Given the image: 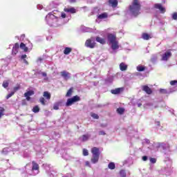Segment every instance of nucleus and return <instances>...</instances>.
<instances>
[{
  "mask_svg": "<svg viewBox=\"0 0 177 177\" xmlns=\"http://www.w3.org/2000/svg\"><path fill=\"white\" fill-rule=\"evenodd\" d=\"M95 30L96 29H93L92 28H88L86 26H81L80 28V30L82 31V32H95Z\"/></svg>",
  "mask_w": 177,
  "mask_h": 177,
  "instance_id": "16",
  "label": "nucleus"
},
{
  "mask_svg": "<svg viewBox=\"0 0 177 177\" xmlns=\"http://www.w3.org/2000/svg\"><path fill=\"white\" fill-rule=\"evenodd\" d=\"M109 5L114 9L118 6V0H109Z\"/></svg>",
  "mask_w": 177,
  "mask_h": 177,
  "instance_id": "18",
  "label": "nucleus"
},
{
  "mask_svg": "<svg viewBox=\"0 0 177 177\" xmlns=\"http://www.w3.org/2000/svg\"><path fill=\"white\" fill-rule=\"evenodd\" d=\"M26 59H27V55H21L20 61L21 62V63H24L25 64H26V66H28V62Z\"/></svg>",
  "mask_w": 177,
  "mask_h": 177,
  "instance_id": "23",
  "label": "nucleus"
},
{
  "mask_svg": "<svg viewBox=\"0 0 177 177\" xmlns=\"http://www.w3.org/2000/svg\"><path fill=\"white\" fill-rule=\"evenodd\" d=\"M90 138H91L90 134H85V135H83L82 137H80V139L82 142H86V140H88Z\"/></svg>",
  "mask_w": 177,
  "mask_h": 177,
  "instance_id": "28",
  "label": "nucleus"
},
{
  "mask_svg": "<svg viewBox=\"0 0 177 177\" xmlns=\"http://www.w3.org/2000/svg\"><path fill=\"white\" fill-rule=\"evenodd\" d=\"M35 92L32 90L28 91L24 93V96H32Z\"/></svg>",
  "mask_w": 177,
  "mask_h": 177,
  "instance_id": "38",
  "label": "nucleus"
},
{
  "mask_svg": "<svg viewBox=\"0 0 177 177\" xmlns=\"http://www.w3.org/2000/svg\"><path fill=\"white\" fill-rule=\"evenodd\" d=\"M136 68L137 71H145L146 70V67L143 65H138Z\"/></svg>",
  "mask_w": 177,
  "mask_h": 177,
  "instance_id": "37",
  "label": "nucleus"
},
{
  "mask_svg": "<svg viewBox=\"0 0 177 177\" xmlns=\"http://www.w3.org/2000/svg\"><path fill=\"white\" fill-rule=\"evenodd\" d=\"M142 39H145V41H149V39H151V37L148 33H142Z\"/></svg>",
  "mask_w": 177,
  "mask_h": 177,
  "instance_id": "29",
  "label": "nucleus"
},
{
  "mask_svg": "<svg viewBox=\"0 0 177 177\" xmlns=\"http://www.w3.org/2000/svg\"><path fill=\"white\" fill-rule=\"evenodd\" d=\"M153 7L155 9H158L160 13H165V8L162 6V3H155Z\"/></svg>",
  "mask_w": 177,
  "mask_h": 177,
  "instance_id": "14",
  "label": "nucleus"
},
{
  "mask_svg": "<svg viewBox=\"0 0 177 177\" xmlns=\"http://www.w3.org/2000/svg\"><path fill=\"white\" fill-rule=\"evenodd\" d=\"M22 177L37 176L39 174V165L35 160L28 163L24 169H20Z\"/></svg>",
  "mask_w": 177,
  "mask_h": 177,
  "instance_id": "2",
  "label": "nucleus"
},
{
  "mask_svg": "<svg viewBox=\"0 0 177 177\" xmlns=\"http://www.w3.org/2000/svg\"><path fill=\"white\" fill-rule=\"evenodd\" d=\"M31 156V151L26 149L24 151L23 157L24 158H28V157H30Z\"/></svg>",
  "mask_w": 177,
  "mask_h": 177,
  "instance_id": "27",
  "label": "nucleus"
},
{
  "mask_svg": "<svg viewBox=\"0 0 177 177\" xmlns=\"http://www.w3.org/2000/svg\"><path fill=\"white\" fill-rule=\"evenodd\" d=\"M107 17H109V15H107V13L106 12H103L102 14H100L98 16H97V19L99 20H103V19H107Z\"/></svg>",
  "mask_w": 177,
  "mask_h": 177,
  "instance_id": "25",
  "label": "nucleus"
},
{
  "mask_svg": "<svg viewBox=\"0 0 177 177\" xmlns=\"http://www.w3.org/2000/svg\"><path fill=\"white\" fill-rule=\"evenodd\" d=\"M172 57V53L170 50H167L162 55L161 60L162 62H168Z\"/></svg>",
  "mask_w": 177,
  "mask_h": 177,
  "instance_id": "12",
  "label": "nucleus"
},
{
  "mask_svg": "<svg viewBox=\"0 0 177 177\" xmlns=\"http://www.w3.org/2000/svg\"><path fill=\"white\" fill-rule=\"evenodd\" d=\"M120 177H127V172H125V170H120Z\"/></svg>",
  "mask_w": 177,
  "mask_h": 177,
  "instance_id": "41",
  "label": "nucleus"
},
{
  "mask_svg": "<svg viewBox=\"0 0 177 177\" xmlns=\"http://www.w3.org/2000/svg\"><path fill=\"white\" fill-rule=\"evenodd\" d=\"M61 77H62V78H64L65 81H68V80H70V78H71V73H70L67 71H63L61 72Z\"/></svg>",
  "mask_w": 177,
  "mask_h": 177,
  "instance_id": "13",
  "label": "nucleus"
},
{
  "mask_svg": "<svg viewBox=\"0 0 177 177\" xmlns=\"http://www.w3.org/2000/svg\"><path fill=\"white\" fill-rule=\"evenodd\" d=\"M43 167L46 169V172L49 177H55L56 176V171L52 170L50 168V165L48 164H43Z\"/></svg>",
  "mask_w": 177,
  "mask_h": 177,
  "instance_id": "9",
  "label": "nucleus"
},
{
  "mask_svg": "<svg viewBox=\"0 0 177 177\" xmlns=\"http://www.w3.org/2000/svg\"><path fill=\"white\" fill-rule=\"evenodd\" d=\"M43 96L47 99V100H50V93L48 91H44Z\"/></svg>",
  "mask_w": 177,
  "mask_h": 177,
  "instance_id": "35",
  "label": "nucleus"
},
{
  "mask_svg": "<svg viewBox=\"0 0 177 177\" xmlns=\"http://www.w3.org/2000/svg\"><path fill=\"white\" fill-rule=\"evenodd\" d=\"M19 90H20V85L14 87L12 92H14V93H16V92H17V91Z\"/></svg>",
  "mask_w": 177,
  "mask_h": 177,
  "instance_id": "46",
  "label": "nucleus"
},
{
  "mask_svg": "<svg viewBox=\"0 0 177 177\" xmlns=\"http://www.w3.org/2000/svg\"><path fill=\"white\" fill-rule=\"evenodd\" d=\"M81 100V97L78 95H75L71 98H68L65 104L66 107H70V106H73L74 103H77V102H80Z\"/></svg>",
  "mask_w": 177,
  "mask_h": 177,
  "instance_id": "7",
  "label": "nucleus"
},
{
  "mask_svg": "<svg viewBox=\"0 0 177 177\" xmlns=\"http://www.w3.org/2000/svg\"><path fill=\"white\" fill-rule=\"evenodd\" d=\"M107 41L109 45H111V49H112V50H109L110 53L115 55V53H117L116 50L120 49L118 41H117V36L113 33H109L107 35Z\"/></svg>",
  "mask_w": 177,
  "mask_h": 177,
  "instance_id": "3",
  "label": "nucleus"
},
{
  "mask_svg": "<svg viewBox=\"0 0 177 177\" xmlns=\"http://www.w3.org/2000/svg\"><path fill=\"white\" fill-rule=\"evenodd\" d=\"M120 68L121 71H125V70H127V68H128V66H127V64H125V63L122 62L120 64Z\"/></svg>",
  "mask_w": 177,
  "mask_h": 177,
  "instance_id": "31",
  "label": "nucleus"
},
{
  "mask_svg": "<svg viewBox=\"0 0 177 177\" xmlns=\"http://www.w3.org/2000/svg\"><path fill=\"white\" fill-rule=\"evenodd\" d=\"M3 111H5V109H3V107H0V118L3 115Z\"/></svg>",
  "mask_w": 177,
  "mask_h": 177,
  "instance_id": "50",
  "label": "nucleus"
},
{
  "mask_svg": "<svg viewBox=\"0 0 177 177\" xmlns=\"http://www.w3.org/2000/svg\"><path fill=\"white\" fill-rule=\"evenodd\" d=\"M170 84L172 86H175L172 88H169V90H167L165 88H160L159 89V92L163 95H169V93H172L175 91H176V86H177V80H172L170 82Z\"/></svg>",
  "mask_w": 177,
  "mask_h": 177,
  "instance_id": "5",
  "label": "nucleus"
},
{
  "mask_svg": "<svg viewBox=\"0 0 177 177\" xmlns=\"http://www.w3.org/2000/svg\"><path fill=\"white\" fill-rule=\"evenodd\" d=\"M73 50V48L70 47H66L65 49L64 50V55H70L71 53V51Z\"/></svg>",
  "mask_w": 177,
  "mask_h": 177,
  "instance_id": "30",
  "label": "nucleus"
},
{
  "mask_svg": "<svg viewBox=\"0 0 177 177\" xmlns=\"http://www.w3.org/2000/svg\"><path fill=\"white\" fill-rule=\"evenodd\" d=\"M95 41L97 42H99V44H102V45H104V44H106V39H104L100 37H97L95 38Z\"/></svg>",
  "mask_w": 177,
  "mask_h": 177,
  "instance_id": "26",
  "label": "nucleus"
},
{
  "mask_svg": "<svg viewBox=\"0 0 177 177\" xmlns=\"http://www.w3.org/2000/svg\"><path fill=\"white\" fill-rule=\"evenodd\" d=\"M71 3H75L77 2V0H68Z\"/></svg>",
  "mask_w": 177,
  "mask_h": 177,
  "instance_id": "61",
  "label": "nucleus"
},
{
  "mask_svg": "<svg viewBox=\"0 0 177 177\" xmlns=\"http://www.w3.org/2000/svg\"><path fill=\"white\" fill-rule=\"evenodd\" d=\"M52 39V37L48 36L46 37V41H50Z\"/></svg>",
  "mask_w": 177,
  "mask_h": 177,
  "instance_id": "63",
  "label": "nucleus"
},
{
  "mask_svg": "<svg viewBox=\"0 0 177 177\" xmlns=\"http://www.w3.org/2000/svg\"><path fill=\"white\" fill-rule=\"evenodd\" d=\"M19 52V43H16L12 50V55H17V53Z\"/></svg>",
  "mask_w": 177,
  "mask_h": 177,
  "instance_id": "22",
  "label": "nucleus"
},
{
  "mask_svg": "<svg viewBox=\"0 0 177 177\" xmlns=\"http://www.w3.org/2000/svg\"><path fill=\"white\" fill-rule=\"evenodd\" d=\"M33 113H39V106L37 105L35 106L32 109Z\"/></svg>",
  "mask_w": 177,
  "mask_h": 177,
  "instance_id": "42",
  "label": "nucleus"
},
{
  "mask_svg": "<svg viewBox=\"0 0 177 177\" xmlns=\"http://www.w3.org/2000/svg\"><path fill=\"white\" fill-rule=\"evenodd\" d=\"M156 124L158 126V127H160V122H156Z\"/></svg>",
  "mask_w": 177,
  "mask_h": 177,
  "instance_id": "64",
  "label": "nucleus"
},
{
  "mask_svg": "<svg viewBox=\"0 0 177 177\" xmlns=\"http://www.w3.org/2000/svg\"><path fill=\"white\" fill-rule=\"evenodd\" d=\"M86 48H88L89 49H93L96 46V42H95V38L91 37V39H88L85 42Z\"/></svg>",
  "mask_w": 177,
  "mask_h": 177,
  "instance_id": "10",
  "label": "nucleus"
},
{
  "mask_svg": "<svg viewBox=\"0 0 177 177\" xmlns=\"http://www.w3.org/2000/svg\"><path fill=\"white\" fill-rule=\"evenodd\" d=\"M149 157L147 156H142V161H147Z\"/></svg>",
  "mask_w": 177,
  "mask_h": 177,
  "instance_id": "58",
  "label": "nucleus"
},
{
  "mask_svg": "<svg viewBox=\"0 0 177 177\" xmlns=\"http://www.w3.org/2000/svg\"><path fill=\"white\" fill-rule=\"evenodd\" d=\"M74 88L73 87L70 88L66 94V97H70L73 95V90Z\"/></svg>",
  "mask_w": 177,
  "mask_h": 177,
  "instance_id": "33",
  "label": "nucleus"
},
{
  "mask_svg": "<svg viewBox=\"0 0 177 177\" xmlns=\"http://www.w3.org/2000/svg\"><path fill=\"white\" fill-rule=\"evenodd\" d=\"M151 63H156L157 62V55H153L151 57Z\"/></svg>",
  "mask_w": 177,
  "mask_h": 177,
  "instance_id": "40",
  "label": "nucleus"
},
{
  "mask_svg": "<svg viewBox=\"0 0 177 177\" xmlns=\"http://www.w3.org/2000/svg\"><path fill=\"white\" fill-rule=\"evenodd\" d=\"M39 102L40 103H41V104H43V106H45V98H44L43 97H40Z\"/></svg>",
  "mask_w": 177,
  "mask_h": 177,
  "instance_id": "52",
  "label": "nucleus"
},
{
  "mask_svg": "<svg viewBox=\"0 0 177 177\" xmlns=\"http://www.w3.org/2000/svg\"><path fill=\"white\" fill-rule=\"evenodd\" d=\"M98 135L104 136V135H106V132H104V131H99Z\"/></svg>",
  "mask_w": 177,
  "mask_h": 177,
  "instance_id": "56",
  "label": "nucleus"
},
{
  "mask_svg": "<svg viewBox=\"0 0 177 177\" xmlns=\"http://www.w3.org/2000/svg\"><path fill=\"white\" fill-rule=\"evenodd\" d=\"M15 95V92L12 91L11 93H8L6 96V99H10V97H12Z\"/></svg>",
  "mask_w": 177,
  "mask_h": 177,
  "instance_id": "53",
  "label": "nucleus"
},
{
  "mask_svg": "<svg viewBox=\"0 0 177 177\" xmlns=\"http://www.w3.org/2000/svg\"><path fill=\"white\" fill-rule=\"evenodd\" d=\"M171 19L173 20H176L177 19V12H174L171 15Z\"/></svg>",
  "mask_w": 177,
  "mask_h": 177,
  "instance_id": "51",
  "label": "nucleus"
},
{
  "mask_svg": "<svg viewBox=\"0 0 177 177\" xmlns=\"http://www.w3.org/2000/svg\"><path fill=\"white\" fill-rule=\"evenodd\" d=\"M91 117L94 118V120H99V115L96 113H91Z\"/></svg>",
  "mask_w": 177,
  "mask_h": 177,
  "instance_id": "48",
  "label": "nucleus"
},
{
  "mask_svg": "<svg viewBox=\"0 0 177 177\" xmlns=\"http://www.w3.org/2000/svg\"><path fill=\"white\" fill-rule=\"evenodd\" d=\"M54 8H56V5L53 2L47 7L46 10H52Z\"/></svg>",
  "mask_w": 177,
  "mask_h": 177,
  "instance_id": "36",
  "label": "nucleus"
},
{
  "mask_svg": "<svg viewBox=\"0 0 177 177\" xmlns=\"http://www.w3.org/2000/svg\"><path fill=\"white\" fill-rule=\"evenodd\" d=\"M9 151H19V149H10L9 148H4V149H3L2 153L5 156H6V154H8L9 153Z\"/></svg>",
  "mask_w": 177,
  "mask_h": 177,
  "instance_id": "24",
  "label": "nucleus"
},
{
  "mask_svg": "<svg viewBox=\"0 0 177 177\" xmlns=\"http://www.w3.org/2000/svg\"><path fill=\"white\" fill-rule=\"evenodd\" d=\"M124 111H125V109L124 108H118L117 109V113H118V114H124Z\"/></svg>",
  "mask_w": 177,
  "mask_h": 177,
  "instance_id": "43",
  "label": "nucleus"
},
{
  "mask_svg": "<svg viewBox=\"0 0 177 177\" xmlns=\"http://www.w3.org/2000/svg\"><path fill=\"white\" fill-rule=\"evenodd\" d=\"M113 81H114V76H109L106 79H105V84L106 85H110V84H113Z\"/></svg>",
  "mask_w": 177,
  "mask_h": 177,
  "instance_id": "21",
  "label": "nucleus"
},
{
  "mask_svg": "<svg viewBox=\"0 0 177 177\" xmlns=\"http://www.w3.org/2000/svg\"><path fill=\"white\" fill-rule=\"evenodd\" d=\"M142 91H144V92H146L147 95H151V93H153V91L147 85L142 86Z\"/></svg>",
  "mask_w": 177,
  "mask_h": 177,
  "instance_id": "20",
  "label": "nucleus"
},
{
  "mask_svg": "<svg viewBox=\"0 0 177 177\" xmlns=\"http://www.w3.org/2000/svg\"><path fill=\"white\" fill-rule=\"evenodd\" d=\"M140 13V3H139V1L133 0L131 5L129 6V14L130 16L133 17H137L139 16Z\"/></svg>",
  "mask_w": 177,
  "mask_h": 177,
  "instance_id": "4",
  "label": "nucleus"
},
{
  "mask_svg": "<svg viewBox=\"0 0 177 177\" xmlns=\"http://www.w3.org/2000/svg\"><path fill=\"white\" fill-rule=\"evenodd\" d=\"M153 147L155 149H162V150L168 151L169 149H168V145L165 144V142H156L153 145Z\"/></svg>",
  "mask_w": 177,
  "mask_h": 177,
  "instance_id": "11",
  "label": "nucleus"
},
{
  "mask_svg": "<svg viewBox=\"0 0 177 177\" xmlns=\"http://www.w3.org/2000/svg\"><path fill=\"white\" fill-rule=\"evenodd\" d=\"M31 145L32 144L29 140H25L21 143V146H23V147H27V146H31Z\"/></svg>",
  "mask_w": 177,
  "mask_h": 177,
  "instance_id": "32",
  "label": "nucleus"
},
{
  "mask_svg": "<svg viewBox=\"0 0 177 177\" xmlns=\"http://www.w3.org/2000/svg\"><path fill=\"white\" fill-rule=\"evenodd\" d=\"M108 167L109 169H115V164L113 162H109L108 165Z\"/></svg>",
  "mask_w": 177,
  "mask_h": 177,
  "instance_id": "39",
  "label": "nucleus"
},
{
  "mask_svg": "<svg viewBox=\"0 0 177 177\" xmlns=\"http://www.w3.org/2000/svg\"><path fill=\"white\" fill-rule=\"evenodd\" d=\"M60 103L59 102H56L55 104H54L53 105V109L54 110H59V106Z\"/></svg>",
  "mask_w": 177,
  "mask_h": 177,
  "instance_id": "45",
  "label": "nucleus"
},
{
  "mask_svg": "<svg viewBox=\"0 0 177 177\" xmlns=\"http://www.w3.org/2000/svg\"><path fill=\"white\" fill-rule=\"evenodd\" d=\"M128 137L131 139H139V136H138V131L135 130H132L131 133H128Z\"/></svg>",
  "mask_w": 177,
  "mask_h": 177,
  "instance_id": "15",
  "label": "nucleus"
},
{
  "mask_svg": "<svg viewBox=\"0 0 177 177\" xmlns=\"http://www.w3.org/2000/svg\"><path fill=\"white\" fill-rule=\"evenodd\" d=\"M64 11L66 13H71L72 15H74V13H77V9H75L74 7L65 8L64 9Z\"/></svg>",
  "mask_w": 177,
  "mask_h": 177,
  "instance_id": "17",
  "label": "nucleus"
},
{
  "mask_svg": "<svg viewBox=\"0 0 177 177\" xmlns=\"http://www.w3.org/2000/svg\"><path fill=\"white\" fill-rule=\"evenodd\" d=\"M93 158H91V162L93 164H96L97 161H99V156H100V153L99 151V148L93 147L91 150Z\"/></svg>",
  "mask_w": 177,
  "mask_h": 177,
  "instance_id": "6",
  "label": "nucleus"
},
{
  "mask_svg": "<svg viewBox=\"0 0 177 177\" xmlns=\"http://www.w3.org/2000/svg\"><path fill=\"white\" fill-rule=\"evenodd\" d=\"M37 9H39V10H41L42 9V8H44V7L42 6V5L39 4L37 6Z\"/></svg>",
  "mask_w": 177,
  "mask_h": 177,
  "instance_id": "59",
  "label": "nucleus"
},
{
  "mask_svg": "<svg viewBox=\"0 0 177 177\" xmlns=\"http://www.w3.org/2000/svg\"><path fill=\"white\" fill-rule=\"evenodd\" d=\"M122 91H124L123 88H117L115 89H112L111 91V93H112V95H120V93H122Z\"/></svg>",
  "mask_w": 177,
  "mask_h": 177,
  "instance_id": "19",
  "label": "nucleus"
},
{
  "mask_svg": "<svg viewBox=\"0 0 177 177\" xmlns=\"http://www.w3.org/2000/svg\"><path fill=\"white\" fill-rule=\"evenodd\" d=\"M33 149L37 151V153H38V151H41V146L39 145H34Z\"/></svg>",
  "mask_w": 177,
  "mask_h": 177,
  "instance_id": "44",
  "label": "nucleus"
},
{
  "mask_svg": "<svg viewBox=\"0 0 177 177\" xmlns=\"http://www.w3.org/2000/svg\"><path fill=\"white\" fill-rule=\"evenodd\" d=\"M83 156H89V152L88 151V149H83Z\"/></svg>",
  "mask_w": 177,
  "mask_h": 177,
  "instance_id": "49",
  "label": "nucleus"
},
{
  "mask_svg": "<svg viewBox=\"0 0 177 177\" xmlns=\"http://www.w3.org/2000/svg\"><path fill=\"white\" fill-rule=\"evenodd\" d=\"M25 97L26 98V100L28 102H30L31 101V97H30L29 95L25 96Z\"/></svg>",
  "mask_w": 177,
  "mask_h": 177,
  "instance_id": "60",
  "label": "nucleus"
},
{
  "mask_svg": "<svg viewBox=\"0 0 177 177\" xmlns=\"http://www.w3.org/2000/svg\"><path fill=\"white\" fill-rule=\"evenodd\" d=\"M142 143H147V145H150V140L145 138L143 140Z\"/></svg>",
  "mask_w": 177,
  "mask_h": 177,
  "instance_id": "55",
  "label": "nucleus"
},
{
  "mask_svg": "<svg viewBox=\"0 0 177 177\" xmlns=\"http://www.w3.org/2000/svg\"><path fill=\"white\" fill-rule=\"evenodd\" d=\"M21 104H22V106H27V100H23L21 101Z\"/></svg>",
  "mask_w": 177,
  "mask_h": 177,
  "instance_id": "57",
  "label": "nucleus"
},
{
  "mask_svg": "<svg viewBox=\"0 0 177 177\" xmlns=\"http://www.w3.org/2000/svg\"><path fill=\"white\" fill-rule=\"evenodd\" d=\"M41 74L43 77H46V75H47L46 73H45V72H41Z\"/></svg>",
  "mask_w": 177,
  "mask_h": 177,
  "instance_id": "62",
  "label": "nucleus"
},
{
  "mask_svg": "<svg viewBox=\"0 0 177 177\" xmlns=\"http://www.w3.org/2000/svg\"><path fill=\"white\" fill-rule=\"evenodd\" d=\"M165 162L167 167H165L163 170L164 172H165L166 174L171 173L172 171V160H171L169 158H166V159L165 160Z\"/></svg>",
  "mask_w": 177,
  "mask_h": 177,
  "instance_id": "8",
  "label": "nucleus"
},
{
  "mask_svg": "<svg viewBox=\"0 0 177 177\" xmlns=\"http://www.w3.org/2000/svg\"><path fill=\"white\" fill-rule=\"evenodd\" d=\"M20 48L24 50V52L28 51V47L26 46V44L24 43H21Z\"/></svg>",
  "mask_w": 177,
  "mask_h": 177,
  "instance_id": "34",
  "label": "nucleus"
},
{
  "mask_svg": "<svg viewBox=\"0 0 177 177\" xmlns=\"http://www.w3.org/2000/svg\"><path fill=\"white\" fill-rule=\"evenodd\" d=\"M3 86L5 88H8V86H9V82H3Z\"/></svg>",
  "mask_w": 177,
  "mask_h": 177,
  "instance_id": "54",
  "label": "nucleus"
},
{
  "mask_svg": "<svg viewBox=\"0 0 177 177\" xmlns=\"http://www.w3.org/2000/svg\"><path fill=\"white\" fill-rule=\"evenodd\" d=\"M70 19H71V16H67L66 13L57 10L49 12L46 17V23L50 27L64 26L66 23H68Z\"/></svg>",
  "mask_w": 177,
  "mask_h": 177,
  "instance_id": "1",
  "label": "nucleus"
},
{
  "mask_svg": "<svg viewBox=\"0 0 177 177\" xmlns=\"http://www.w3.org/2000/svg\"><path fill=\"white\" fill-rule=\"evenodd\" d=\"M149 161L151 164H156V162H157V159L155 158H150Z\"/></svg>",
  "mask_w": 177,
  "mask_h": 177,
  "instance_id": "47",
  "label": "nucleus"
}]
</instances>
